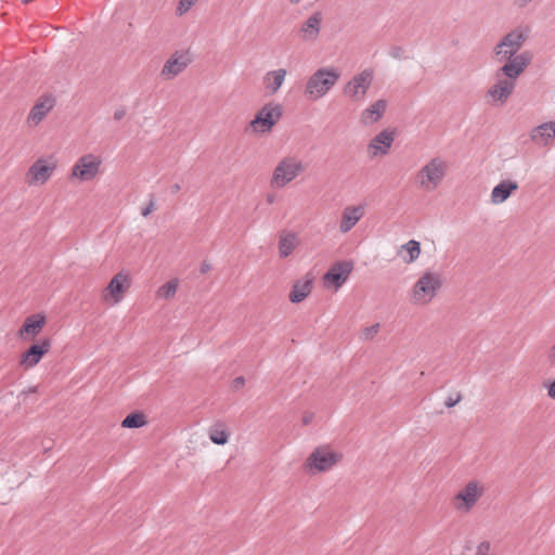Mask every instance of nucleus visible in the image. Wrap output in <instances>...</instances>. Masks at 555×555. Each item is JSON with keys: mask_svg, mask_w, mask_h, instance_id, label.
<instances>
[{"mask_svg": "<svg viewBox=\"0 0 555 555\" xmlns=\"http://www.w3.org/2000/svg\"><path fill=\"white\" fill-rule=\"evenodd\" d=\"M339 78V70L333 66L317 69L306 82V98L311 101L322 99L336 86Z\"/></svg>", "mask_w": 555, "mask_h": 555, "instance_id": "nucleus-1", "label": "nucleus"}, {"mask_svg": "<svg viewBox=\"0 0 555 555\" xmlns=\"http://www.w3.org/2000/svg\"><path fill=\"white\" fill-rule=\"evenodd\" d=\"M306 171V164L297 155L282 157L273 169L270 185L283 189Z\"/></svg>", "mask_w": 555, "mask_h": 555, "instance_id": "nucleus-2", "label": "nucleus"}, {"mask_svg": "<svg viewBox=\"0 0 555 555\" xmlns=\"http://www.w3.org/2000/svg\"><path fill=\"white\" fill-rule=\"evenodd\" d=\"M442 286L441 275L437 272L427 270L414 283L410 299L412 304L425 306L431 302Z\"/></svg>", "mask_w": 555, "mask_h": 555, "instance_id": "nucleus-3", "label": "nucleus"}, {"mask_svg": "<svg viewBox=\"0 0 555 555\" xmlns=\"http://www.w3.org/2000/svg\"><path fill=\"white\" fill-rule=\"evenodd\" d=\"M447 172L448 163L441 157H434L416 172L415 181L421 190L433 192L443 181Z\"/></svg>", "mask_w": 555, "mask_h": 555, "instance_id": "nucleus-4", "label": "nucleus"}, {"mask_svg": "<svg viewBox=\"0 0 555 555\" xmlns=\"http://www.w3.org/2000/svg\"><path fill=\"white\" fill-rule=\"evenodd\" d=\"M485 493L486 486L481 481L470 480L452 498V505L457 513L468 514Z\"/></svg>", "mask_w": 555, "mask_h": 555, "instance_id": "nucleus-5", "label": "nucleus"}, {"mask_svg": "<svg viewBox=\"0 0 555 555\" xmlns=\"http://www.w3.org/2000/svg\"><path fill=\"white\" fill-rule=\"evenodd\" d=\"M528 38V29L516 27L507 33L493 49L494 59L498 62L513 59L521 49Z\"/></svg>", "mask_w": 555, "mask_h": 555, "instance_id": "nucleus-6", "label": "nucleus"}, {"mask_svg": "<svg viewBox=\"0 0 555 555\" xmlns=\"http://www.w3.org/2000/svg\"><path fill=\"white\" fill-rule=\"evenodd\" d=\"M341 457V453L331 450L330 447H318L307 457L305 468L308 473L313 475L327 472L332 469Z\"/></svg>", "mask_w": 555, "mask_h": 555, "instance_id": "nucleus-7", "label": "nucleus"}, {"mask_svg": "<svg viewBox=\"0 0 555 555\" xmlns=\"http://www.w3.org/2000/svg\"><path fill=\"white\" fill-rule=\"evenodd\" d=\"M102 157L92 153L80 156L70 169V179L79 182L94 180L101 172Z\"/></svg>", "mask_w": 555, "mask_h": 555, "instance_id": "nucleus-8", "label": "nucleus"}, {"mask_svg": "<svg viewBox=\"0 0 555 555\" xmlns=\"http://www.w3.org/2000/svg\"><path fill=\"white\" fill-rule=\"evenodd\" d=\"M374 80V72L370 68L354 75L344 87L343 93L352 102L364 101Z\"/></svg>", "mask_w": 555, "mask_h": 555, "instance_id": "nucleus-9", "label": "nucleus"}, {"mask_svg": "<svg viewBox=\"0 0 555 555\" xmlns=\"http://www.w3.org/2000/svg\"><path fill=\"white\" fill-rule=\"evenodd\" d=\"M283 115V108L278 103L263 105L250 121V127L256 133H267L272 130Z\"/></svg>", "mask_w": 555, "mask_h": 555, "instance_id": "nucleus-10", "label": "nucleus"}, {"mask_svg": "<svg viewBox=\"0 0 555 555\" xmlns=\"http://www.w3.org/2000/svg\"><path fill=\"white\" fill-rule=\"evenodd\" d=\"M131 286V279L128 272L120 271L115 274L107 286L102 292V299L114 306L119 304L124 297L125 293Z\"/></svg>", "mask_w": 555, "mask_h": 555, "instance_id": "nucleus-11", "label": "nucleus"}, {"mask_svg": "<svg viewBox=\"0 0 555 555\" xmlns=\"http://www.w3.org/2000/svg\"><path fill=\"white\" fill-rule=\"evenodd\" d=\"M531 57L530 52L526 51L513 59L505 60V64L498 70L496 77L504 76L503 79L516 85L517 78L530 64Z\"/></svg>", "mask_w": 555, "mask_h": 555, "instance_id": "nucleus-12", "label": "nucleus"}, {"mask_svg": "<svg viewBox=\"0 0 555 555\" xmlns=\"http://www.w3.org/2000/svg\"><path fill=\"white\" fill-rule=\"evenodd\" d=\"M56 169L55 160H48L43 157L38 158L27 171V182L29 185L44 184Z\"/></svg>", "mask_w": 555, "mask_h": 555, "instance_id": "nucleus-13", "label": "nucleus"}, {"mask_svg": "<svg viewBox=\"0 0 555 555\" xmlns=\"http://www.w3.org/2000/svg\"><path fill=\"white\" fill-rule=\"evenodd\" d=\"M52 346L50 338H41L38 343L31 345L27 350L22 352L20 357V366L24 370L35 367L47 354Z\"/></svg>", "mask_w": 555, "mask_h": 555, "instance_id": "nucleus-14", "label": "nucleus"}, {"mask_svg": "<svg viewBox=\"0 0 555 555\" xmlns=\"http://www.w3.org/2000/svg\"><path fill=\"white\" fill-rule=\"evenodd\" d=\"M192 62L191 55L188 51L175 52L164 64L160 76L170 80L181 74Z\"/></svg>", "mask_w": 555, "mask_h": 555, "instance_id": "nucleus-15", "label": "nucleus"}, {"mask_svg": "<svg viewBox=\"0 0 555 555\" xmlns=\"http://www.w3.org/2000/svg\"><path fill=\"white\" fill-rule=\"evenodd\" d=\"M365 205H350L343 209L341 218L339 221V232L343 234L351 231L356 224L364 217Z\"/></svg>", "mask_w": 555, "mask_h": 555, "instance_id": "nucleus-16", "label": "nucleus"}, {"mask_svg": "<svg viewBox=\"0 0 555 555\" xmlns=\"http://www.w3.org/2000/svg\"><path fill=\"white\" fill-rule=\"evenodd\" d=\"M395 130L391 129H384L378 134H376L369 143L371 157L388 154L395 141Z\"/></svg>", "mask_w": 555, "mask_h": 555, "instance_id": "nucleus-17", "label": "nucleus"}, {"mask_svg": "<svg viewBox=\"0 0 555 555\" xmlns=\"http://www.w3.org/2000/svg\"><path fill=\"white\" fill-rule=\"evenodd\" d=\"M55 100L51 95L41 96L36 104L31 107L27 122L31 127L38 126L48 113L54 107Z\"/></svg>", "mask_w": 555, "mask_h": 555, "instance_id": "nucleus-18", "label": "nucleus"}, {"mask_svg": "<svg viewBox=\"0 0 555 555\" xmlns=\"http://www.w3.org/2000/svg\"><path fill=\"white\" fill-rule=\"evenodd\" d=\"M352 270V263L349 261L336 262L332 268L324 274V282L333 284L336 288H339Z\"/></svg>", "mask_w": 555, "mask_h": 555, "instance_id": "nucleus-19", "label": "nucleus"}, {"mask_svg": "<svg viewBox=\"0 0 555 555\" xmlns=\"http://www.w3.org/2000/svg\"><path fill=\"white\" fill-rule=\"evenodd\" d=\"M387 105L388 103L386 100H376L374 103H372L370 106H367L361 112L360 122L365 127L378 122L383 118L387 109Z\"/></svg>", "mask_w": 555, "mask_h": 555, "instance_id": "nucleus-20", "label": "nucleus"}, {"mask_svg": "<svg viewBox=\"0 0 555 555\" xmlns=\"http://www.w3.org/2000/svg\"><path fill=\"white\" fill-rule=\"evenodd\" d=\"M496 78V82L489 88L487 95L491 98L494 103L504 104L512 95L516 86L512 83V81L509 82L500 77Z\"/></svg>", "mask_w": 555, "mask_h": 555, "instance_id": "nucleus-21", "label": "nucleus"}, {"mask_svg": "<svg viewBox=\"0 0 555 555\" xmlns=\"http://www.w3.org/2000/svg\"><path fill=\"white\" fill-rule=\"evenodd\" d=\"M46 321V317L41 313L27 317L18 330L20 338L26 339L25 335L36 337L42 331Z\"/></svg>", "mask_w": 555, "mask_h": 555, "instance_id": "nucleus-22", "label": "nucleus"}, {"mask_svg": "<svg viewBox=\"0 0 555 555\" xmlns=\"http://www.w3.org/2000/svg\"><path fill=\"white\" fill-rule=\"evenodd\" d=\"M299 245V235L293 231H282L279 234V256L284 259L291 256Z\"/></svg>", "mask_w": 555, "mask_h": 555, "instance_id": "nucleus-23", "label": "nucleus"}, {"mask_svg": "<svg viewBox=\"0 0 555 555\" xmlns=\"http://www.w3.org/2000/svg\"><path fill=\"white\" fill-rule=\"evenodd\" d=\"M555 138V121L543 122L530 131V139L539 145H548Z\"/></svg>", "mask_w": 555, "mask_h": 555, "instance_id": "nucleus-24", "label": "nucleus"}, {"mask_svg": "<svg viewBox=\"0 0 555 555\" xmlns=\"http://www.w3.org/2000/svg\"><path fill=\"white\" fill-rule=\"evenodd\" d=\"M518 189V183L512 180H503L491 191V202L494 205L504 203L514 191Z\"/></svg>", "mask_w": 555, "mask_h": 555, "instance_id": "nucleus-25", "label": "nucleus"}, {"mask_svg": "<svg viewBox=\"0 0 555 555\" xmlns=\"http://www.w3.org/2000/svg\"><path fill=\"white\" fill-rule=\"evenodd\" d=\"M286 69L279 68L267 72L263 76V86L269 94H275L285 81Z\"/></svg>", "mask_w": 555, "mask_h": 555, "instance_id": "nucleus-26", "label": "nucleus"}, {"mask_svg": "<svg viewBox=\"0 0 555 555\" xmlns=\"http://www.w3.org/2000/svg\"><path fill=\"white\" fill-rule=\"evenodd\" d=\"M321 23L322 14L314 12L300 27L302 38L305 40H315L320 34Z\"/></svg>", "mask_w": 555, "mask_h": 555, "instance_id": "nucleus-27", "label": "nucleus"}, {"mask_svg": "<svg viewBox=\"0 0 555 555\" xmlns=\"http://www.w3.org/2000/svg\"><path fill=\"white\" fill-rule=\"evenodd\" d=\"M312 284L313 280L309 276L297 281L289 293V300L293 304L301 302L311 293Z\"/></svg>", "mask_w": 555, "mask_h": 555, "instance_id": "nucleus-28", "label": "nucleus"}, {"mask_svg": "<svg viewBox=\"0 0 555 555\" xmlns=\"http://www.w3.org/2000/svg\"><path fill=\"white\" fill-rule=\"evenodd\" d=\"M404 251L405 255L402 256V260L404 263H413L416 261L421 255V243L416 240H410L405 244L401 245L399 255Z\"/></svg>", "mask_w": 555, "mask_h": 555, "instance_id": "nucleus-29", "label": "nucleus"}, {"mask_svg": "<svg viewBox=\"0 0 555 555\" xmlns=\"http://www.w3.org/2000/svg\"><path fill=\"white\" fill-rule=\"evenodd\" d=\"M208 435L209 439L218 446H223L229 440V433L227 426L223 423H216L210 426Z\"/></svg>", "mask_w": 555, "mask_h": 555, "instance_id": "nucleus-30", "label": "nucleus"}, {"mask_svg": "<svg viewBox=\"0 0 555 555\" xmlns=\"http://www.w3.org/2000/svg\"><path fill=\"white\" fill-rule=\"evenodd\" d=\"M146 424L145 415L141 412H133L127 415L121 422L124 428H140Z\"/></svg>", "mask_w": 555, "mask_h": 555, "instance_id": "nucleus-31", "label": "nucleus"}, {"mask_svg": "<svg viewBox=\"0 0 555 555\" xmlns=\"http://www.w3.org/2000/svg\"><path fill=\"white\" fill-rule=\"evenodd\" d=\"M178 288V282L177 281H169L162 285L157 291V296L160 298L168 299L170 297H173Z\"/></svg>", "mask_w": 555, "mask_h": 555, "instance_id": "nucleus-32", "label": "nucleus"}, {"mask_svg": "<svg viewBox=\"0 0 555 555\" xmlns=\"http://www.w3.org/2000/svg\"><path fill=\"white\" fill-rule=\"evenodd\" d=\"M380 325L379 323H375L371 326L364 327L360 333L361 340H371L375 335L379 332Z\"/></svg>", "mask_w": 555, "mask_h": 555, "instance_id": "nucleus-33", "label": "nucleus"}, {"mask_svg": "<svg viewBox=\"0 0 555 555\" xmlns=\"http://www.w3.org/2000/svg\"><path fill=\"white\" fill-rule=\"evenodd\" d=\"M196 2L197 0H180L176 10L177 15H184Z\"/></svg>", "mask_w": 555, "mask_h": 555, "instance_id": "nucleus-34", "label": "nucleus"}, {"mask_svg": "<svg viewBox=\"0 0 555 555\" xmlns=\"http://www.w3.org/2000/svg\"><path fill=\"white\" fill-rule=\"evenodd\" d=\"M491 544L489 541H482L477 545L476 555H490Z\"/></svg>", "mask_w": 555, "mask_h": 555, "instance_id": "nucleus-35", "label": "nucleus"}, {"mask_svg": "<svg viewBox=\"0 0 555 555\" xmlns=\"http://www.w3.org/2000/svg\"><path fill=\"white\" fill-rule=\"evenodd\" d=\"M155 209H156L155 198H154L153 196H151L150 202H149V203H147V205L142 209L141 215H142L143 217H147V216H149V215H151Z\"/></svg>", "mask_w": 555, "mask_h": 555, "instance_id": "nucleus-36", "label": "nucleus"}, {"mask_svg": "<svg viewBox=\"0 0 555 555\" xmlns=\"http://www.w3.org/2000/svg\"><path fill=\"white\" fill-rule=\"evenodd\" d=\"M546 361L551 366H555V343L546 351Z\"/></svg>", "mask_w": 555, "mask_h": 555, "instance_id": "nucleus-37", "label": "nucleus"}, {"mask_svg": "<svg viewBox=\"0 0 555 555\" xmlns=\"http://www.w3.org/2000/svg\"><path fill=\"white\" fill-rule=\"evenodd\" d=\"M462 400V395L457 393L455 397H448L446 400V406L447 408H453L460 401Z\"/></svg>", "mask_w": 555, "mask_h": 555, "instance_id": "nucleus-38", "label": "nucleus"}, {"mask_svg": "<svg viewBox=\"0 0 555 555\" xmlns=\"http://www.w3.org/2000/svg\"><path fill=\"white\" fill-rule=\"evenodd\" d=\"M244 384H245V379H244V377L238 376V377H236V378H234V379H233V382H232V387H233L234 389H240L241 387H243V386H244Z\"/></svg>", "mask_w": 555, "mask_h": 555, "instance_id": "nucleus-39", "label": "nucleus"}, {"mask_svg": "<svg viewBox=\"0 0 555 555\" xmlns=\"http://www.w3.org/2000/svg\"><path fill=\"white\" fill-rule=\"evenodd\" d=\"M532 0H513V3L517 8H526Z\"/></svg>", "mask_w": 555, "mask_h": 555, "instance_id": "nucleus-40", "label": "nucleus"}, {"mask_svg": "<svg viewBox=\"0 0 555 555\" xmlns=\"http://www.w3.org/2000/svg\"><path fill=\"white\" fill-rule=\"evenodd\" d=\"M547 396L555 400V379L547 386Z\"/></svg>", "mask_w": 555, "mask_h": 555, "instance_id": "nucleus-41", "label": "nucleus"}, {"mask_svg": "<svg viewBox=\"0 0 555 555\" xmlns=\"http://www.w3.org/2000/svg\"><path fill=\"white\" fill-rule=\"evenodd\" d=\"M402 49L399 48V47H395L391 49L390 51V55L395 59H400L401 57V54H402Z\"/></svg>", "mask_w": 555, "mask_h": 555, "instance_id": "nucleus-42", "label": "nucleus"}, {"mask_svg": "<svg viewBox=\"0 0 555 555\" xmlns=\"http://www.w3.org/2000/svg\"><path fill=\"white\" fill-rule=\"evenodd\" d=\"M313 413H306L302 417V425L307 426L309 425L313 420Z\"/></svg>", "mask_w": 555, "mask_h": 555, "instance_id": "nucleus-43", "label": "nucleus"}, {"mask_svg": "<svg viewBox=\"0 0 555 555\" xmlns=\"http://www.w3.org/2000/svg\"><path fill=\"white\" fill-rule=\"evenodd\" d=\"M126 115V111L125 109H117L115 113H114V118L115 120H120L125 117Z\"/></svg>", "mask_w": 555, "mask_h": 555, "instance_id": "nucleus-44", "label": "nucleus"}, {"mask_svg": "<svg viewBox=\"0 0 555 555\" xmlns=\"http://www.w3.org/2000/svg\"><path fill=\"white\" fill-rule=\"evenodd\" d=\"M210 269H211L210 263H208L207 261H203L202 262V264H201V272L203 274L207 273Z\"/></svg>", "mask_w": 555, "mask_h": 555, "instance_id": "nucleus-45", "label": "nucleus"}, {"mask_svg": "<svg viewBox=\"0 0 555 555\" xmlns=\"http://www.w3.org/2000/svg\"><path fill=\"white\" fill-rule=\"evenodd\" d=\"M276 201V196L273 193H269L266 195V202L271 205Z\"/></svg>", "mask_w": 555, "mask_h": 555, "instance_id": "nucleus-46", "label": "nucleus"}, {"mask_svg": "<svg viewBox=\"0 0 555 555\" xmlns=\"http://www.w3.org/2000/svg\"><path fill=\"white\" fill-rule=\"evenodd\" d=\"M180 190H181L180 184L175 183L173 185H171V193H172V194L178 193Z\"/></svg>", "mask_w": 555, "mask_h": 555, "instance_id": "nucleus-47", "label": "nucleus"}, {"mask_svg": "<svg viewBox=\"0 0 555 555\" xmlns=\"http://www.w3.org/2000/svg\"><path fill=\"white\" fill-rule=\"evenodd\" d=\"M37 391V387H30L26 392H36Z\"/></svg>", "mask_w": 555, "mask_h": 555, "instance_id": "nucleus-48", "label": "nucleus"}, {"mask_svg": "<svg viewBox=\"0 0 555 555\" xmlns=\"http://www.w3.org/2000/svg\"><path fill=\"white\" fill-rule=\"evenodd\" d=\"M33 0H22L23 3H29L31 2Z\"/></svg>", "mask_w": 555, "mask_h": 555, "instance_id": "nucleus-49", "label": "nucleus"}]
</instances>
